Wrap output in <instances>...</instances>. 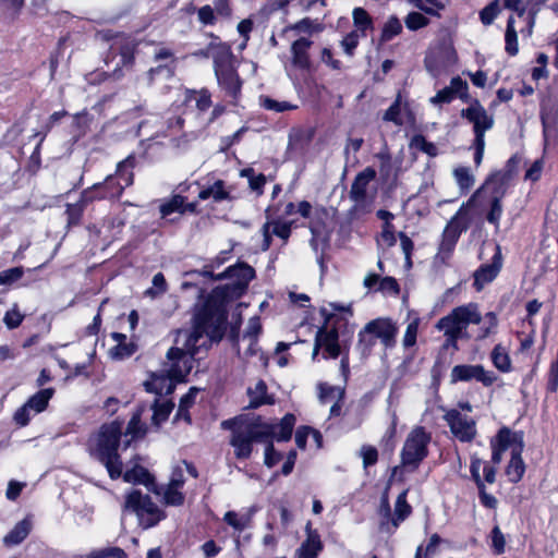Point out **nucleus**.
Here are the masks:
<instances>
[{
  "mask_svg": "<svg viewBox=\"0 0 558 558\" xmlns=\"http://www.w3.org/2000/svg\"><path fill=\"white\" fill-rule=\"evenodd\" d=\"M254 269L245 264L229 267L217 278L226 277L230 282L215 288L207 298L202 294L195 305L191 330H179L174 345L167 353V373L175 383L183 381L193 367L194 355L201 348L221 338L227 319L226 304L240 298L254 278Z\"/></svg>",
  "mask_w": 558,
  "mask_h": 558,
  "instance_id": "obj_1",
  "label": "nucleus"
},
{
  "mask_svg": "<svg viewBox=\"0 0 558 558\" xmlns=\"http://www.w3.org/2000/svg\"><path fill=\"white\" fill-rule=\"evenodd\" d=\"M322 314L326 317V325L316 335L313 360L320 349L325 351L324 357H337L340 354V337L347 341L354 332V327L349 325L353 316L350 306L330 303L322 308Z\"/></svg>",
  "mask_w": 558,
  "mask_h": 558,
  "instance_id": "obj_2",
  "label": "nucleus"
},
{
  "mask_svg": "<svg viewBox=\"0 0 558 558\" xmlns=\"http://www.w3.org/2000/svg\"><path fill=\"white\" fill-rule=\"evenodd\" d=\"M121 432L122 423L119 421L104 424L87 444L89 453L104 463L112 480L122 475V463L117 453Z\"/></svg>",
  "mask_w": 558,
  "mask_h": 558,
  "instance_id": "obj_3",
  "label": "nucleus"
},
{
  "mask_svg": "<svg viewBox=\"0 0 558 558\" xmlns=\"http://www.w3.org/2000/svg\"><path fill=\"white\" fill-rule=\"evenodd\" d=\"M492 461L499 464L502 460V453L507 450L511 452V459L506 468V475L512 483H518L524 475L525 464L522 460L523 438L522 435L502 427L497 436L490 441Z\"/></svg>",
  "mask_w": 558,
  "mask_h": 558,
  "instance_id": "obj_4",
  "label": "nucleus"
},
{
  "mask_svg": "<svg viewBox=\"0 0 558 558\" xmlns=\"http://www.w3.org/2000/svg\"><path fill=\"white\" fill-rule=\"evenodd\" d=\"M223 429H231L230 445L238 459H248L253 452V444L267 441L271 428L256 421H223Z\"/></svg>",
  "mask_w": 558,
  "mask_h": 558,
  "instance_id": "obj_5",
  "label": "nucleus"
},
{
  "mask_svg": "<svg viewBox=\"0 0 558 558\" xmlns=\"http://www.w3.org/2000/svg\"><path fill=\"white\" fill-rule=\"evenodd\" d=\"M324 24L317 20L303 19L283 29V34L293 39L291 43V61L298 69L310 68L308 50L312 46L311 37L322 33Z\"/></svg>",
  "mask_w": 558,
  "mask_h": 558,
  "instance_id": "obj_6",
  "label": "nucleus"
},
{
  "mask_svg": "<svg viewBox=\"0 0 558 558\" xmlns=\"http://www.w3.org/2000/svg\"><path fill=\"white\" fill-rule=\"evenodd\" d=\"M482 315L478 311V305L475 303H468L453 308L447 316L440 318L436 328L444 331L445 336L451 341H457L462 337L463 331L466 330L471 324H481Z\"/></svg>",
  "mask_w": 558,
  "mask_h": 558,
  "instance_id": "obj_7",
  "label": "nucleus"
},
{
  "mask_svg": "<svg viewBox=\"0 0 558 558\" xmlns=\"http://www.w3.org/2000/svg\"><path fill=\"white\" fill-rule=\"evenodd\" d=\"M461 117L466 119L473 126L474 162L476 166H480L485 150V133L493 129L495 123L494 117L476 99L472 100L469 107L461 110Z\"/></svg>",
  "mask_w": 558,
  "mask_h": 558,
  "instance_id": "obj_8",
  "label": "nucleus"
},
{
  "mask_svg": "<svg viewBox=\"0 0 558 558\" xmlns=\"http://www.w3.org/2000/svg\"><path fill=\"white\" fill-rule=\"evenodd\" d=\"M492 185L490 181H486L485 184L478 189L472 197L459 208L456 215L447 223L442 239L439 246V254L445 257L449 256L453 251L458 239L462 231L466 230L470 223L469 208L474 205L475 199Z\"/></svg>",
  "mask_w": 558,
  "mask_h": 558,
  "instance_id": "obj_9",
  "label": "nucleus"
},
{
  "mask_svg": "<svg viewBox=\"0 0 558 558\" xmlns=\"http://www.w3.org/2000/svg\"><path fill=\"white\" fill-rule=\"evenodd\" d=\"M430 439V434L424 427L415 426L412 428L401 450L402 465L415 470L427 457Z\"/></svg>",
  "mask_w": 558,
  "mask_h": 558,
  "instance_id": "obj_10",
  "label": "nucleus"
},
{
  "mask_svg": "<svg viewBox=\"0 0 558 558\" xmlns=\"http://www.w3.org/2000/svg\"><path fill=\"white\" fill-rule=\"evenodd\" d=\"M124 510L136 514L140 525L149 529L165 518V512L140 490H132L125 497Z\"/></svg>",
  "mask_w": 558,
  "mask_h": 558,
  "instance_id": "obj_11",
  "label": "nucleus"
},
{
  "mask_svg": "<svg viewBox=\"0 0 558 558\" xmlns=\"http://www.w3.org/2000/svg\"><path fill=\"white\" fill-rule=\"evenodd\" d=\"M458 61V56L450 41H442L429 48L425 57L427 72L437 77L445 73Z\"/></svg>",
  "mask_w": 558,
  "mask_h": 558,
  "instance_id": "obj_12",
  "label": "nucleus"
},
{
  "mask_svg": "<svg viewBox=\"0 0 558 558\" xmlns=\"http://www.w3.org/2000/svg\"><path fill=\"white\" fill-rule=\"evenodd\" d=\"M547 0H505V7L513 11L518 17L523 19L524 27L520 28V33L524 37H530L536 23V16L543 4Z\"/></svg>",
  "mask_w": 558,
  "mask_h": 558,
  "instance_id": "obj_13",
  "label": "nucleus"
},
{
  "mask_svg": "<svg viewBox=\"0 0 558 558\" xmlns=\"http://www.w3.org/2000/svg\"><path fill=\"white\" fill-rule=\"evenodd\" d=\"M476 380L484 386H492L497 377L492 371H487L480 364H459L452 367L450 372V383Z\"/></svg>",
  "mask_w": 558,
  "mask_h": 558,
  "instance_id": "obj_14",
  "label": "nucleus"
},
{
  "mask_svg": "<svg viewBox=\"0 0 558 558\" xmlns=\"http://www.w3.org/2000/svg\"><path fill=\"white\" fill-rule=\"evenodd\" d=\"M445 421L452 435L463 442H469L476 436V424L475 421L463 415L459 410L452 409L445 414Z\"/></svg>",
  "mask_w": 558,
  "mask_h": 558,
  "instance_id": "obj_15",
  "label": "nucleus"
},
{
  "mask_svg": "<svg viewBox=\"0 0 558 558\" xmlns=\"http://www.w3.org/2000/svg\"><path fill=\"white\" fill-rule=\"evenodd\" d=\"M183 485V469L178 466L173 470L169 483L160 492L163 502L173 507L182 506L185 499L184 494L182 493Z\"/></svg>",
  "mask_w": 558,
  "mask_h": 558,
  "instance_id": "obj_16",
  "label": "nucleus"
},
{
  "mask_svg": "<svg viewBox=\"0 0 558 558\" xmlns=\"http://www.w3.org/2000/svg\"><path fill=\"white\" fill-rule=\"evenodd\" d=\"M367 335L379 338L385 345H390L397 335V328L388 319H374L369 322L360 332L361 341H364Z\"/></svg>",
  "mask_w": 558,
  "mask_h": 558,
  "instance_id": "obj_17",
  "label": "nucleus"
},
{
  "mask_svg": "<svg viewBox=\"0 0 558 558\" xmlns=\"http://www.w3.org/2000/svg\"><path fill=\"white\" fill-rule=\"evenodd\" d=\"M502 266V257L499 246L492 258L490 264L483 265L474 275V286L481 291L487 283L492 282L499 274Z\"/></svg>",
  "mask_w": 558,
  "mask_h": 558,
  "instance_id": "obj_18",
  "label": "nucleus"
},
{
  "mask_svg": "<svg viewBox=\"0 0 558 558\" xmlns=\"http://www.w3.org/2000/svg\"><path fill=\"white\" fill-rule=\"evenodd\" d=\"M111 338L114 341V345L111 347L108 351L110 359L120 361L130 357L135 353L136 344L125 335L113 332Z\"/></svg>",
  "mask_w": 558,
  "mask_h": 558,
  "instance_id": "obj_19",
  "label": "nucleus"
},
{
  "mask_svg": "<svg viewBox=\"0 0 558 558\" xmlns=\"http://www.w3.org/2000/svg\"><path fill=\"white\" fill-rule=\"evenodd\" d=\"M175 381L162 371L161 374H151L147 380L144 381L146 391L155 395H169L173 391Z\"/></svg>",
  "mask_w": 558,
  "mask_h": 558,
  "instance_id": "obj_20",
  "label": "nucleus"
},
{
  "mask_svg": "<svg viewBox=\"0 0 558 558\" xmlns=\"http://www.w3.org/2000/svg\"><path fill=\"white\" fill-rule=\"evenodd\" d=\"M264 425L271 428V433L267 436V441L277 440V441H287L290 439L292 435V430L295 424V417L293 414H286L281 421L277 424H270L263 422Z\"/></svg>",
  "mask_w": 558,
  "mask_h": 558,
  "instance_id": "obj_21",
  "label": "nucleus"
},
{
  "mask_svg": "<svg viewBox=\"0 0 558 558\" xmlns=\"http://www.w3.org/2000/svg\"><path fill=\"white\" fill-rule=\"evenodd\" d=\"M291 233V223L280 220L267 221L263 226L264 244L263 250H267L270 245V239L272 235L278 236L286 242Z\"/></svg>",
  "mask_w": 558,
  "mask_h": 558,
  "instance_id": "obj_22",
  "label": "nucleus"
},
{
  "mask_svg": "<svg viewBox=\"0 0 558 558\" xmlns=\"http://www.w3.org/2000/svg\"><path fill=\"white\" fill-rule=\"evenodd\" d=\"M375 175L374 169L366 168L355 177L350 191V195L355 202H362L365 198L368 184Z\"/></svg>",
  "mask_w": 558,
  "mask_h": 558,
  "instance_id": "obj_23",
  "label": "nucleus"
},
{
  "mask_svg": "<svg viewBox=\"0 0 558 558\" xmlns=\"http://www.w3.org/2000/svg\"><path fill=\"white\" fill-rule=\"evenodd\" d=\"M319 400L323 403H331L330 414L338 415L340 412L339 401L343 397V389L338 386H330L328 384H319Z\"/></svg>",
  "mask_w": 558,
  "mask_h": 558,
  "instance_id": "obj_24",
  "label": "nucleus"
},
{
  "mask_svg": "<svg viewBox=\"0 0 558 558\" xmlns=\"http://www.w3.org/2000/svg\"><path fill=\"white\" fill-rule=\"evenodd\" d=\"M138 458L126 464V469L123 473V480L128 483L143 484L148 486L153 478L148 471L137 462Z\"/></svg>",
  "mask_w": 558,
  "mask_h": 558,
  "instance_id": "obj_25",
  "label": "nucleus"
},
{
  "mask_svg": "<svg viewBox=\"0 0 558 558\" xmlns=\"http://www.w3.org/2000/svg\"><path fill=\"white\" fill-rule=\"evenodd\" d=\"M215 70L219 84L232 95H235L240 90V81L234 70L219 62H216Z\"/></svg>",
  "mask_w": 558,
  "mask_h": 558,
  "instance_id": "obj_26",
  "label": "nucleus"
},
{
  "mask_svg": "<svg viewBox=\"0 0 558 558\" xmlns=\"http://www.w3.org/2000/svg\"><path fill=\"white\" fill-rule=\"evenodd\" d=\"M307 537L299 549V558H316L322 550L323 545L318 533L311 527V523L306 524Z\"/></svg>",
  "mask_w": 558,
  "mask_h": 558,
  "instance_id": "obj_27",
  "label": "nucleus"
},
{
  "mask_svg": "<svg viewBox=\"0 0 558 558\" xmlns=\"http://www.w3.org/2000/svg\"><path fill=\"white\" fill-rule=\"evenodd\" d=\"M32 530V521L23 519L17 522L13 529L3 537V543L8 547H13L21 544L29 534Z\"/></svg>",
  "mask_w": 558,
  "mask_h": 558,
  "instance_id": "obj_28",
  "label": "nucleus"
},
{
  "mask_svg": "<svg viewBox=\"0 0 558 558\" xmlns=\"http://www.w3.org/2000/svg\"><path fill=\"white\" fill-rule=\"evenodd\" d=\"M247 396L251 408H258L264 404L274 403V398L268 395L267 386L263 380H258L253 386H250L247 389Z\"/></svg>",
  "mask_w": 558,
  "mask_h": 558,
  "instance_id": "obj_29",
  "label": "nucleus"
},
{
  "mask_svg": "<svg viewBox=\"0 0 558 558\" xmlns=\"http://www.w3.org/2000/svg\"><path fill=\"white\" fill-rule=\"evenodd\" d=\"M229 190L226 187V184L221 180H216L211 184L203 186L198 193V198L202 201L213 199L215 202H220L229 198Z\"/></svg>",
  "mask_w": 558,
  "mask_h": 558,
  "instance_id": "obj_30",
  "label": "nucleus"
},
{
  "mask_svg": "<svg viewBox=\"0 0 558 558\" xmlns=\"http://www.w3.org/2000/svg\"><path fill=\"white\" fill-rule=\"evenodd\" d=\"M131 163L129 160H124L119 163L117 173L113 175L117 180V189L114 192L110 193V196L112 197H119L122 193V191L132 184L133 182V174L130 171Z\"/></svg>",
  "mask_w": 558,
  "mask_h": 558,
  "instance_id": "obj_31",
  "label": "nucleus"
},
{
  "mask_svg": "<svg viewBox=\"0 0 558 558\" xmlns=\"http://www.w3.org/2000/svg\"><path fill=\"white\" fill-rule=\"evenodd\" d=\"M494 366L501 373H509L512 369V363L507 348L502 344H496L490 353Z\"/></svg>",
  "mask_w": 558,
  "mask_h": 558,
  "instance_id": "obj_32",
  "label": "nucleus"
},
{
  "mask_svg": "<svg viewBox=\"0 0 558 558\" xmlns=\"http://www.w3.org/2000/svg\"><path fill=\"white\" fill-rule=\"evenodd\" d=\"M53 393V388L41 389L32 396L27 400L26 404L31 410H33L34 413H40L46 410L48 402L52 398Z\"/></svg>",
  "mask_w": 558,
  "mask_h": 558,
  "instance_id": "obj_33",
  "label": "nucleus"
},
{
  "mask_svg": "<svg viewBox=\"0 0 558 558\" xmlns=\"http://www.w3.org/2000/svg\"><path fill=\"white\" fill-rule=\"evenodd\" d=\"M505 41L506 51L511 56H515L519 51V45L518 31L515 29V19L513 15H510L508 19Z\"/></svg>",
  "mask_w": 558,
  "mask_h": 558,
  "instance_id": "obj_34",
  "label": "nucleus"
},
{
  "mask_svg": "<svg viewBox=\"0 0 558 558\" xmlns=\"http://www.w3.org/2000/svg\"><path fill=\"white\" fill-rule=\"evenodd\" d=\"M310 436L313 437V439L316 444V447L320 448L322 447V434L318 430L313 429L308 426H302L296 429V433H295L296 446L300 449H304L306 446V440Z\"/></svg>",
  "mask_w": 558,
  "mask_h": 558,
  "instance_id": "obj_35",
  "label": "nucleus"
},
{
  "mask_svg": "<svg viewBox=\"0 0 558 558\" xmlns=\"http://www.w3.org/2000/svg\"><path fill=\"white\" fill-rule=\"evenodd\" d=\"M408 490H403L397 498L395 505L393 526L397 527L411 513V506L407 502Z\"/></svg>",
  "mask_w": 558,
  "mask_h": 558,
  "instance_id": "obj_36",
  "label": "nucleus"
},
{
  "mask_svg": "<svg viewBox=\"0 0 558 558\" xmlns=\"http://www.w3.org/2000/svg\"><path fill=\"white\" fill-rule=\"evenodd\" d=\"M505 7V0H494L480 12L481 22L490 25Z\"/></svg>",
  "mask_w": 558,
  "mask_h": 558,
  "instance_id": "obj_37",
  "label": "nucleus"
},
{
  "mask_svg": "<svg viewBox=\"0 0 558 558\" xmlns=\"http://www.w3.org/2000/svg\"><path fill=\"white\" fill-rule=\"evenodd\" d=\"M504 196V192H496L492 198L490 209L487 213V221L495 226L496 229L499 228L500 218L502 216V205L501 198Z\"/></svg>",
  "mask_w": 558,
  "mask_h": 558,
  "instance_id": "obj_38",
  "label": "nucleus"
},
{
  "mask_svg": "<svg viewBox=\"0 0 558 558\" xmlns=\"http://www.w3.org/2000/svg\"><path fill=\"white\" fill-rule=\"evenodd\" d=\"M173 409V403L170 401H156L153 405V423L156 426H159L161 423L166 422L169 417Z\"/></svg>",
  "mask_w": 558,
  "mask_h": 558,
  "instance_id": "obj_39",
  "label": "nucleus"
},
{
  "mask_svg": "<svg viewBox=\"0 0 558 558\" xmlns=\"http://www.w3.org/2000/svg\"><path fill=\"white\" fill-rule=\"evenodd\" d=\"M223 521L238 532L245 530L251 522V514H239L234 511L226 512Z\"/></svg>",
  "mask_w": 558,
  "mask_h": 558,
  "instance_id": "obj_40",
  "label": "nucleus"
},
{
  "mask_svg": "<svg viewBox=\"0 0 558 558\" xmlns=\"http://www.w3.org/2000/svg\"><path fill=\"white\" fill-rule=\"evenodd\" d=\"M197 393V388H191L189 392L181 398L177 413L178 418H182L187 423L191 421L187 410L195 402Z\"/></svg>",
  "mask_w": 558,
  "mask_h": 558,
  "instance_id": "obj_41",
  "label": "nucleus"
},
{
  "mask_svg": "<svg viewBox=\"0 0 558 558\" xmlns=\"http://www.w3.org/2000/svg\"><path fill=\"white\" fill-rule=\"evenodd\" d=\"M453 177L462 191L470 190L474 184V175L466 167H458L453 170Z\"/></svg>",
  "mask_w": 558,
  "mask_h": 558,
  "instance_id": "obj_42",
  "label": "nucleus"
},
{
  "mask_svg": "<svg viewBox=\"0 0 558 558\" xmlns=\"http://www.w3.org/2000/svg\"><path fill=\"white\" fill-rule=\"evenodd\" d=\"M260 105L270 111L275 112H284V111H291L295 110L298 108L296 105L286 101V100H275L269 97H263L260 98Z\"/></svg>",
  "mask_w": 558,
  "mask_h": 558,
  "instance_id": "obj_43",
  "label": "nucleus"
},
{
  "mask_svg": "<svg viewBox=\"0 0 558 558\" xmlns=\"http://www.w3.org/2000/svg\"><path fill=\"white\" fill-rule=\"evenodd\" d=\"M353 21L355 31L357 33L365 35V32L372 26V20L368 13L362 8H355L353 10Z\"/></svg>",
  "mask_w": 558,
  "mask_h": 558,
  "instance_id": "obj_44",
  "label": "nucleus"
},
{
  "mask_svg": "<svg viewBox=\"0 0 558 558\" xmlns=\"http://www.w3.org/2000/svg\"><path fill=\"white\" fill-rule=\"evenodd\" d=\"M483 326L480 330L478 338L485 339L489 335L495 333L498 326V318L494 312H488L482 317Z\"/></svg>",
  "mask_w": 558,
  "mask_h": 558,
  "instance_id": "obj_45",
  "label": "nucleus"
},
{
  "mask_svg": "<svg viewBox=\"0 0 558 558\" xmlns=\"http://www.w3.org/2000/svg\"><path fill=\"white\" fill-rule=\"evenodd\" d=\"M262 331L260 319L257 316L252 317L246 326L245 332L242 338V342H251V344L255 343V339H257L258 335Z\"/></svg>",
  "mask_w": 558,
  "mask_h": 558,
  "instance_id": "obj_46",
  "label": "nucleus"
},
{
  "mask_svg": "<svg viewBox=\"0 0 558 558\" xmlns=\"http://www.w3.org/2000/svg\"><path fill=\"white\" fill-rule=\"evenodd\" d=\"M420 318L414 317L407 326L405 332L402 339L403 347L412 348L416 343L417 332H418Z\"/></svg>",
  "mask_w": 558,
  "mask_h": 558,
  "instance_id": "obj_47",
  "label": "nucleus"
},
{
  "mask_svg": "<svg viewBox=\"0 0 558 558\" xmlns=\"http://www.w3.org/2000/svg\"><path fill=\"white\" fill-rule=\"evenodd\" d=\"M141 414L142 411L134 413L128 424L126 436H131V439L142 437L146 432L145 426L141 423Z\"/></svg>",
  "mask_w": 558,
  "mask_h": 558,
  "instance_id": "obj_48",
  "label": "nucleus"
},
{
  "mask_svg": "<svg viewBox=\"0 0 558 558\" xmlns=\"http://www.w3.org/2000/svg\"><path fill=\"white\" fill-rule=\"evenodd\" d=\"M402 31V25L400 21L391 16L388 19V21L385 23L383 32H381V40L389 41L395 36H397Z\"/></svg>",
  "mask_w": 558,
  "mask_h": 558,
  "instance_id": "obj_49",
  "label": "nucleus"
},
{
  "mask_svg": "<svg viewBox=\"0 0 558 558\" xmlns=\"http://www.w3.org/2000/svg\"><path fill=\"white\" fill-rule=\"evenodd\" d=\"M184 198L180 195L173 196L169 202L160 206L161 216L165 218L173 213H183Z\"/></svg>",
  "mask_w": 558,
  "mask_h": 558,
  "instance_id": "obj_50",
  "label": "nucleus"
},
{
  "mask_svg": "<svg viewBox=\"0 0 558 558\" xmlns=\"http://www.w3.org/2000/svg\"><path fill=\"white\" fill-rule=\"evenodd\" d=\"M411 147L422 150L428 156H436L438 154V149L435 144L426 141V138L422 135H416L411 141Z\"/></svg>",
  "mask_w": 558,
  "mask_h": 558,
  "instance_id": "obj_51",
  "label": "nucleus"
},
{
  "mask_svg": "<svg viewBox=\"0 0 558 558\" xmlns=\"http://www.w3.org/2000/svg\"><path fill=\"white\" fill-rule=\"evenodd\" d=\"M440 542H441L440 537L437 534H433L430 536L425 549H423L422 546H420L416 549L415 558H422V557L428 558V557L435 555Z\"/></svg>",
  "mask_w": 558,
  "mask_h": 558,
  "instance_id": "obj_52",
  "label": "nucleus"
},
{
  "mask_svg": "<svg viewBox=\"0 0 558 558\" xmlns=\"http://www.w3.org/2000/svg\"><path fill=\"white\" fill-rule=\"evenodd\" d=\"M241 175L248 179L250 187L253 191H256L258 193L262 192V189L266 182L265 175H263V174L254 175V171L251 168L243 169L241 171Z\"/></svg>",
  "mask_w": 558,
  "mask_h": 558,
  "instance_id": "obj_53",
  "label": "nucleus"
},
{
  "mask_svg": "<svg viewBox=\"0 0 558 558\" xmlns=\"http://www.w3.org/2000/svg\"><path fill=\"white\" fill-rule=\"evenodd\" d=\"M405 26L411 31H417L427 25L428 20L418 12H411L404 20Z\"/></svg>",
  "mask_w": 558,
  "mask_h": 558,
  "instance_id": "obj_54",
  "label": "nucleus"
},
{
  "mask_svg": "<svg viewBox=\"0 0 558 558\" xmlns=\"http://www.w3.org/2000/svg\"><path fill=\"white\" fill-rule=\"evenodd\" d=\"M401 112V97L400 95L397 97L395 102L387 109L384 114V120L393 122L397 125L402 124V120L400 118Z\"/></svg>",
  "mask_w": 558,
  "mask_h": 558,
  "instance_id": "obj_55",
  "label": "nucleus"
},
{
  "mask_svg": "<svg viewBox=\"0 0 558 558\" xmlns=\"http://www.w3.org/2000/svg\"><path fill=\"white\" fill-rule=\"evenodd\" d=\"M378 290L384 294L398 295L400 292L399 284L393 277H384L379 281Z\"/></svg>",
  "mask_w": 558,
  "mask_h": 558,
  "instance_id": "obj_56",
  "label": "nucleus"
},
{
  "mask_svg": "<svg viewBox=\"0 0 558 558\" xmlns=\"http://www.w3.org/2000/svg\"><path fill=\"white\" fill-rule=\"evenodd\" d=\"M362 36L363 35L357 33V31H353L342 39L341 46L347 54L351 56L353 53Z\"/></svg>",
  "mask_w": 558,
  "mask_h": 558,
  "instance_id": "obj_57",
  "label": "nucleus"
},
{
  "mask_svg": "<svg viewBox=\"0 0 558 558\" xmlns=\"http://www.w3.org/2000/svg\"><path fill=\"white\" fill-rule=\"evenodd\" d=\"M24 316L20 313L16 305L13 306L10 311H8L4 315V324L8 328L13 329L21 325Z\"/></svg>",
  "mask_w": 558,
  "mask_h": 558,
  "instance_id": "obj_58",
  "label": "nucleus"
},
{
  "mask_svg": "<svg viewBox=\"0 0 558 558\" xmlns=\"http://www.w3.org/2000/svg\"><path fill=\"white\" fill-rule=\"evenodd\" d=\"M23 276L22 267H14L0 272V284H11Z\"/></svg>",
  "mask_w": 558,
  "mask_h": 558,
  "instance_id": "obj_59",
  "label": "nucleus"
},
{
  "mask_svg": "<svg viewBox=\"0 0 558 558\" xmlns=\"http://www.w3.org/2000/svg\"><path fill=\"white\" fill-rule=\"evenodd\" d=\"M265 449L264 463L268 468L275 466L281 460V453L276 451L271 440L267 441Z\"/></svg>",
  "mask_w": 558,
  "mask_h": 558,
  "instance_id": "obj_60",
  "label": "nucleus"
},
{
  "mask_svg": "<svg viewBox=\"0 0 558 558\" xmlns=\"http://www.w3.org/2000/svg\"><path fill=\"white\" fill-rule=\"evenodd\" d=\"M378 243L386 246H391L396 243L395 229L390 222L384 225Z\"/></svg>",
  "mask_w": 558,
  "mask_h": 558,
  "instance_id": "obj_61",
  "label": "nucleus"
},
{
  "mask_svg": "<svg viewBox=\"0 0 558 558\" xmlns=\"http://www.w3.org/2000/svg\"><path fill=\"white\" fill-rule=\"evenodd\" d=\"M454 96L463 98L468 94V83L461 77L456 76L450 81V85L447 86Z\"/></svg>",
  "mask_w": 558,
  "mask_h": 558,
  "instance_id": "obj_62",
  "label": "nucleus"
},
{
  "mask_svg": "<svg viewBox=\"0 0 558 558\" xmlns=\"http://www.w3.org/2000/svg\"><path fill=\"white\" fill-rule=\"evenodd\" d=\"M492 545L496 554L500 555L505 551V536L498 526H495L492 531Z\"/></svg>",
  "mask_w": 558,
  "mask_h": 558,
  "instance_id": "obj_63",
  "label": "nucleus"
},
{
  "mask_svg": "<svg viewBox=\"0 0 558 558\" xmlns=\"http://www.w3.org/2000/svg\"><path fill=\"white\" fill-rule=\"evenodd\" d=\"M361 457L363 459V464L365 468L368 465H373L376 463L378 458L377 449L373 446H363L361 448Z\"/></svg>",
  "mask_w": 558,
  "mask_h": 558,
  "instance_id": "obj_64",
  "label": "nucleus"
}]
</instances>
